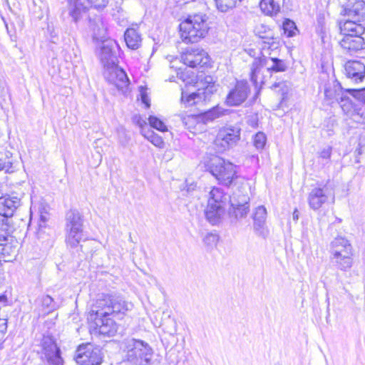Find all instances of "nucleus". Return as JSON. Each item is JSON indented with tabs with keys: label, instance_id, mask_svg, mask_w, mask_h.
I'll list each match as a JSON object with an SVG mask.
<instances>
[{
	"label": "nucleus",
	"instance_id": "nucleus-1",
	"mask_svg": "<svg viewBox=\"0 0 365 365\" xmlns=\"http://www.w3.org/2000/svg\"><path fill=\"white\" fill-rule=\"evenodd\" d=\"M346 19L337 21L339 34L342 36L339 46L349 55L365 49V27L360 23L365 18V1L349 0L341 5L339 13Z\"/></svg>",
	"mask_w": 365,
	"mask_h": 365
},
{
	"label": "nucleus",
	"instance_id": "nucleus-2",
	"mask_svg": "<svg viewBox=\"0 0 365 365\" xmlns=\"http://www.w3.org/2000/svg\"><path fill=\"white\" fill-rule=\"evenodd\" d=\"M132 307L131 303L120 296L101 294L93 305L88 319L93 321L94 329L100 334L113 336L117 332L118 327L110 316L121 317Z\"/></svg>",
	"mask_w": 365,
	"mask_h": 365
},
{
	"label": "nucleus",
	"instance_id": "nucleus-3",
	"mask_svg": "<svg viewBox=\"0 0 365 365\" xmlns=\"http://www.w3.org/2000/svg\"><path fill=\"white\" fill-rule=\"evenodd\" d=\"M205 171L217 180V183L230 187L236 184L240 178L237 165L222 157L212 155L204 160Z\"/></svg>",
	"mask_w": 365,
	"mask_h": 365
},
{
	"label": "nucleus",
	"instance_id": "nucleus-4",
	"mask_svg": "<svg viewBox=\"0 0 365 365\" xmlns=\"http://www.w3.org/2000/svg\"><path fill=\"white\" fill-rule=\"evenodd\" d=\"M211 29L210 17L203 12L190 14L184 20V39L196 43L204 38Z\"/></svg>",
	"mask_w": 365,
	"mask_h": 365
},
{
	"label": "nucleus",
	"instance_id": "nucleus-5",
	"mask_svg": "<svg viewBox=\"0 0 365 365\" xmlns=\"http://www.w3.org/2000/svg\"><path fill=\"white\" fill-rule=\"evenodd\" d=\"M254 34L257 37L262 56H264V53L272 55L274 52H279L283 47L284 43L282 39L267 24H259L255 27Z\"/></svg>",
	"mask_w": 365,
	"mask_h": 365
},
{
	"label": "nucleus",
	"instance_id": "nucleus-6",
	"mask_svg": "<svg viewBox=\"0 0 365 365\" xmlns=\"http://www.w3.org/2000/svg\"><path fill=\"white\" fill-rule=\"evenodd\" d=\"M227 203V193L219 187H212L204 210L207 220L212 224L217 223L222 217Z\"/></svg>",
	"mask_w": 365,
	"mask_h": 365
},
{
	"label": "nucleus",
	"instance_id": "nucleus-7",
	"mask_svg": "<svg viewBox=\"0 0 365 365\" xmlns=\"http://www.w3.org/2000/svg\"><path fill=\"white\" fill-rule=\"evenodd\" d=\"M242 129L237 125L225 124L217 130L212 140L215 150L223 153L234 148L241 139Z\"/></svg>",
	"mask_w": 365,
	"mask_h": 365
},
{
	"label": "nucleus",
	"instance_id": "nucleus-8",
	"mask_svg": "<svg viewBox=\"0 0 365 365\" xmlns=\"http://www.w3.org/2000/svg\"><path fill=\"white\" fill-rule=\"evenodd\" d=\"M83 216L77 210H70L66 215V242L76 247L83 238Z\"/></svg>",
	"mask_w": 365,
	"mask_h": 365
},
{
	"label": "nucleus",
	"instance_id": "nucleus-9",
	"mask_svg": "<svg viewBox=\"0 0 365 365\" xmlns=\"http://www.w3.org/2000/svg\"><path fill=\"white\" fill-rule=\"evenodd\" d=\"M127 360L134 365H146L153 355L150 346L141 340L135 339H127L125 341Z\"/></svg>",
	"mask_w": 365,
	"mask_h": 365
},
{
	"label": "nucleus",
	"instance_id": "nucleus-10",
	"mask_svg": "<svg viewBox=\"0 0 365 365\" xmlns=\"http://www.w3.org/2000/svg\"><path fill=\"white\" fill-rule=\"evenodd\" d=\"M266 64V56L256 57L252 63L250 80L257 88V95L259 94L263 86L271 79L269 73H267Z\"/></svg>",
	"mask_w": 365,
	"mask_h": 365
},
{
	"label": "nucleus",
	"instance_id": "nucleus-11",
	"mask_svg": "<svg viewBox=\"0 0 365 365\" xmlns=\"http://www.w3.org/2000/svg\"><path fill=\"white\" fill-rule=\"evenodd\" d=\"M212 58L203 48L187 49L184 52V64L187 67L197 70L211 68Z\"/></svg>",
	"mask_w": 365,
	"mask_h": 365
},
{
	"label": "nucleus",
	"instance_id": "nucleus-12",
	"mask_svg": "<svg viewBox=\"0 0 365 365\" xmlns=\"http://www.w3.org/2000/svg\"><path fill=\"white\" fill-rule=\"evenodd\" d=\"M108 3V0H68V14L77 22L90 7L104 8Z\"/></svg>",
	"mask_w": 365,
	"mask_h": 365
},
{
	"label": "nucleus",
	"instance_id": "nucleus-13",
	"mask_svg": "<svg viewBox=\"0 0 365 365\" xmlns=\"http://www.w3.org/2000/svg\"><path fill=\"white\" fill-rule=\"evenodd\" d=\"M78 365H100L103 360L101 349L91 344L80 345L75 355Z\"/></svg>",
	"mask_w": 365,
	"mask_h": 365
},
{
	"label": "nucleus",
	"instance_id": "nucleus-14",
	"mask_svg": "<svg viewBox=\"0 0 365 365\" xmlns=\"http://www.w3.org/2000/svg\"><path fill=\"white\" fill-rule=\"evenodd\" d=\"M334 249V258L335 262L342 270L349 268L352 265L353 250L349 241L339 239L332 245Z\"/></svg>",
	"mask_w": 365,
	"mask_h": 365
},
{
	"label": "nucleus",
	"instance_id": "nucleus-15",
	"mask_svg": "<svg viewBox=\"0 0 365 365\" xmlns=\"http://www.w3.org/2000/svg\"><path fill=\"white\" fill-rule=\"evenodd\" d=\"M250 88L247 81H237L225 98V103L230 106H237L247 101Z\"/></svg>",
	"mask_w": 365,
	"mask_h": 365
},
{
	"label": "nucleus",
	"instance_id": "nucleus-16",
	"mask_svg": "<svg viewBox=\"0 0 365 365\" xmlns=\"http://www.w3.org/2000/svg\"><path fill=\"white\" fill-rule=\"evenodd\" d=\"M106 81L114 85L119 91L125 93L128 88L130 81L125 72L116 64L108 66L104 71Z\"/></svg>",
	"mask_w": 365,
	"mask_h": 365
},
{
	"label": "nucleus",
	"instance_id": "nucleus-17",
	"mask_svg": "<svg viewBox=\"0 0 365 365\" xmlns=\"http://www.w3.org/2000/svg\"><path fill=\"white\" fill-rule=\"evenodd\" d=\"M41 346L45 357L50 365H63L60 349L51 336H43L41 340Z\"/></svg>",
	"mask_w": 365,
	"mask_h": 365
},
{
	"label": "nucleus",
	"instance_id": "nucleus-18",
	"mask_svg": "<svg viewBox=\"0 0 365 365\" xmlns=\"http://www.w3.org/2000/svg\"><path fill=\"white\" fill-rule=\"evenodd\" d=\"M344 73L353 83H361L365 78V64L356 60L347 61L344 64Z\"/></svg>",
	"mask_w": 365,
	"mask_h": 365
},
{
	"label": "nucleus",
	"instance_id": "nucleus-19",
	"mask_svg": "<svg viewBox=\"0 0 365 365\" xmlns=\"http://www.w3.org/2000/svg\"><path fill=\"white\" fill-rule=\"evenodd\" d=\"M117 47L116 43L113 40H106L102 41L99 56L101 63L104 67L108 68L115 65L116 56L115 48Z\"/></svg>",
	"mask_w": 365,
	"mask_h": 365
},
{
	"label": "nucleus",
	"instance_id": "nucleus-20",
	"mask_svg": "<svg viewBox=\"0 0 365 365\" xmlns=\"http://www.w3.org/2000/svg\"><path fill=\"white\" fill-rule=\"evenodd\" d=\"M21 205V199L16 196L0 195V215L11 217Z\"/></svg>",
	"mask_w": 365,
	"mask_h": 365
},
{
	"label": "nucleus",
	"instance_id": "nucleus-21",
	"mask_svg": "<svg viewBox=\"0 0 365 365\" xmlns=\"http://www.w3.org/2000/svg\"><path fill=\"white\" fill-rule=\"evenodd\" d=\"M327 196L322 188H314L308 196V203L314 210H319L326 203Z\"/></svg>",
	"mask_w": 365,
	"mask_h": 365
},
{
	"label": "nucleus",
	"instance_id": "nucleus-22",
	"mask_svg": "<svg viewBox=\"0 0 365 365\" xmlns=\"http://www.w3.org/2000/svg\"><path fill=\"white\" fill-rule=\"evenodd\" d=\"M341 88L339 83H328L325 85L324 101L327 104L343 101V98H339Z\"/></svg>",
	"mask_w": 365,
	"mask_h": 365
},
{
	"label": "nucleus",
	"instance_id": "nucleus-23",
	"mask_svg": "<svg viewBox=\"0 0 365 365\" xmlns=\"http://www.w3.org/2000/svg\"><path fill=\"white\" fill-rule=\"evenodd\" d=\"M14 230L11 217H4L0 220V245L2 247L6 245L8 237Z\"/></svg>",
	"mask_w": 365,
	"mask_h": 365
},
{
	"label": "nucleus",
	"instance_id": "nucleus-24",
	"mask_svg": "<svg viewBox=\"0 0 365 365\" xmlns=\"http://www.w3.org/2000/svg\"><path fill=\"white\" fill-rule=\"evenodd\" d=\"M259 7L265 16H274L279 13V4L274 0H260Z\"/></svg>",
	"mask_w": 365,
	"mask_h": 365
},
{
	"label": "nucleus",
	"instance_id": "nucleus-25",
	"mask_svg": "<svg viewBox=\"0 0 365 365\" xmlns=\"http://www.w3.org/2000/svg\"><path fill=\"white\" fill-rule=\"evenodd\" d=\"M127 46L133 50L138 49L141 43V37L135 29H128L124 34Z\"/></svg>",
	"mask_w": 365,
	"mask_h": 365
},
{
	"label": "nucleus",
	"instance_id": "nucleus-26",
	"mask_svg": "<svg viewBox=\"0 0 365 365\" xmlns=\"http://www.w3.org/2000/svg\"><path fill=\"white\" fill-rule=\"evenodd\" d=\"M90 26L93 30L94 39L101 41H105L104 38L106 35V27L100 18L91 21Z\"/></svg>",
	"mask_w": 365,
	"mask_h": 365
},
{
	"label": "nucleus",
	"instance_id": "nucleus-27",
	"mask_svg": "<svg viewBox=\"0 0 365 365\" xmlns=\"http://www.w3.org/2000/svg\"><path fill=\"white\" fill-rule=\"evenodd\" d=\"M231 206L236 217H244L249 212V197L245 196L241 202L238 200L236 202H231Z\"/></svg>",
	"mask_w": 365,
	"mask_h": 365
},
{
	"label": "nucleus",
	"instance_id": "nucleus-28",
	"mask_svg": "<svg viewBox=\"0 0 365 365\" xmlns=\"http://www.w3.org/2000/svg\"><path fill=\"white\" fill-rule=\"evenodd\" d=\"M281 29L282 34L287 37H293L296 36L298 32L296 23L289 19H285L282 21Z\"/></svg>",
	"mask_w": 365,
	"mask_h": 365
},
{
	"label": "nucleus",
	"instance_id": "nucleus-29",
	"mask_svg": "<svg viewBox=\"0 0 365 365\" xmlns=\"http://www.w3.org/2000/svg\"><path fill=\"white\" fill-rule=\"evenodd\" d=\"M141 134L148 139L152 144L158 148H162L164 145L163 138L155 133L153 131L148 130H141Z\"/></svg>",
	"mask_w": 365,
	"mask_h": 365
},
{
	"label": "nucleus",
	"instance_id": "nucleus-30",
	"mask_svg": "<svg viewBox=\"0 0 365 365\" xmlns=\"http://www.w3.org/2000/svg\"><path fill=\"white\" fill-rule=\"evenodd\" d=\"M271 61L273 63L272 67L267 68V72L269 73L271 78L273 72H283L286 71L287 66L283 60L277 57H272Z\"/></svg>",
	"mask_w": 365,
	"mask_h": 365
},
{
	"label": "nucleus",
	"instance_id": "nucleus-31",
	"mask_svg": "<svg viewBox=\"0 0 365 365\" xmlns=\"http://www.w3.org/2000/svg\"><path fill=\"white\" fill-rule=\"evenodd\" d=\"M267 210L263 205H259L256 207L253 213V220L255 225L261 226L266 222Z\"/></svg>",
	"mask_w": 365,
	"mask_h": 365
},
{
	"label": "nucleus",
	"instance_id": "nucleus-32",
	"mask_svg": "<svg viewBox=\"0 0 365 365\" xmlns=\"http://www.w3.org/2000/svg\"><path fill=\"white\" fill-rule=\"evenodd\" d=\"M168 60L170 62V68H174L177 73V78L182 79V71L181 67L179 66L182 63V53H180V56L174 57L173 56H168Z\"/></svg>",
	"mask_w": 365,
	"mask_h": 365
},
{
	"label": "nucleus",
	"instance_id": "nucleus-33",
	"mask_svg": "<svg viewBox=\"0 0 365 365\" xmlns=\"http://www.w3.org/2000/svg\"><path fill=\"white\" fill-rule=\"evenodd\" d=\"M216 7L222 11H227L237 6L242 0H215Z\"/></svg>",
	"mask_w": 365,
	"mask_h": 365
},
{
	"label": "nucleus",
	"instance_id": "nucleus-34",
	"mask_svg": "<svg viewBox=\"0 0 365 365\" xmlns=\"http://www.w3.org/2000/svg\"><path fill=\"white\" fill-rule=\"evenodd\" d=\"M266 135L262 131H259L255 134L252 138V144L257 149L262 150L266 145Z\"/></svg>",
	"mask_w": 365,
	"mask_h": 365
},
{
	"label": "nucleus",
	"instance_id": "nucleus-35",
	"mask_svg": "<svg viewBox=\"0 0 365 365\" xmlns=\"http://www.w3.org/2000/svg\"><path fill=\"white\" fill-rule=\"evenodd\" d=\"M41 305L44 309L45 314H48L56 309L53 299L49 295H46L42 297Z\"/></svg>",
	"mask_w": 365,
	"mask_h": 365
},
{
	"label": "nucleus",
	"instance_id": "nucleus-36",
	"mask_svg": "<svg viewBox=\"0 0 365 365\" xmlns=\"http://www.w3.org/2000/svg\"><path fill=\"white\" fill-rule=\"evenodd\" d=\"M148 121H149L150 125L152 128H153L156 130H158L160 131H162V132L167 130L166 125L164 124V123L161 120L158 119L157 117L150 115L148 118Z\"/></svg>",
	"mask_w": 365,
	"mask_h": 365
},
{
	"label": "nucleus",
	"instance_id": "nucleus-37",
	"mask_svg": "<svg viewBox=\"0 0 365 365\" xmlns=\"http://www.w3.org/2000/svg\"><path fill=\"white\" fill-rule=\"evenodd\" d=\"M344 91L351 96L356 98L358 101H365V87L362 88H347Z\"/></svg>",
	"mask_w": 365,
	"mask_h": 365
},
{
	"label": "nucleus",
	"instance_id": "nucleus-38",
	"mask_svg": "<svg viewBox=\"0 0 365 365\" xmlns=\"http://www.w3.org/2000/svg\"><path fill=\"white\" fill-rule=\"evenodd\" d=\"M201 101V96L199 93H192L188 95L185 101L186 106H192Z\"/></svg>",
	"mask_w": 365,
	"mask_h": 365
},
{
	"label": "nucleus",
	"instance_id": "nucleus-39",
	"mask_svg": "<svg viewBox=\"0 0 365 365\" xmlns=\"http://www.w3.org/2000/svg\"><path fill=\"white\" fill-rule=\"evenodd\" d=\"M207 116L208 118H210L212 119L219 118L224 114V111L222 109H220L217 107L212 108L210 110H209L207 113Z\"/></svg>",
	"mask_w": 365,
	"mask_h": 365
},
{
	"label": "nucleus",
	"instance_id": "nucleus-40",
	"mask_svg": "<svg viewBox=\"0 0 365 365\" xmlns=\"http://www.w3.org/2000/svg\"><path fill=\"white\" fill-rule=\"evenodd\" d=\"M11 165L10 161L6 160V159L3 157H0V170H6L8 171L11 168Z\"/></svg>",
	"mask_w": 365,
	"mask_h": 365
},
{
	"label": "nucleus",
	"instance_id": "nucleus-41",
	"mask_svg": "<svg viewBox=\"0 0 365 365\" xmlns=\"http://www.w3.org/2000/svg\"><path fill=\"white\" fill-rule=\"evenodd\" d=\"M331 155V148L324 149L319 152V158L323 159H329Z\"/></svg>",
	"mask_w": 365,
	"mask_h": 365
},
{
	"label": "nucleus",
	"instance_id": "nucleus-42",
	"mask_svg": "<svg viewBox=\"0 0 365 365\" xmlns=\"http://www.w3.org/2000/svg\"><path fill=\"white\" fill-rule=\"evenodd\" d=\"M140 96L142 102L146 106L147 108H149L150 106V104L145 91H141Z\"/></svg>",
	"mask_w": 365,
	"mask_h": 365
},
{
	"label": "nucleus",
	"instance_id": "nucleus-43",
	"mask_svg": "<svg viewBox=\"0 0 365 365\" xmlns=\"http://www.w3.org/2000/svg\"><path fill=\"white\" fill-rule=\"evenodd\" d=\"M286 86L285 81L274 83L271 85V89H276L277 88H284Z\"/></svg>",
	"mask_w": 365,
	"mask_h": 365
},
{
	"label": "nucleus",
	"instance_id": "nucleus-44",
	"mask_svg": "<svg viewBox=\"0 0 365 365\" xmlns=\"http://www.w3.org/2000/svg\"><path fill=\"white\" fill-rule=\"evenodd\" d=\"M137 124L142 128V130H144L143 127L146 125V122H145V120H143L139 116L138 120H137Z\"/></svg>",
	"mask_w": 365,
	"mask_h": 365
},
{
	"label": "nucleus",
	"instance_id": "nucleus-45",
	"mask_svg": "<svg viewBox=\"0 0 365 365\" xmlns=\"http://www.w3.org/2000/svg\"><path fill=\"white\" fill-rule=\"evenodd\" d=\"M178 27H179V29H180V38H182V23H180L179 24Z\"/></svg>",
	"mask_w": 365,
	"mask_h": 365
},
{
	"label": "nucleus",
	"instance_id": "nucleus-46",
	"mask_svg": "<svg viewBox=\"0 0 365 365\" xmlns=\"http://www.w3.org/2000/svg\"><path fill=\"white\" fill-rule=\"evenodd\" d=\"M40 219L42 222H45L46 221V217L44 215H41Z\"/></svg>",
	"mask_w": 365,
	"mask_h": 365
},
{
	"label": "nucleus",
	"instance_id": "nucleus-47",
	"mask_svg": "<svg viewBox=\"0 0 365 365\" xmlns=\"http://www.w3.org/2000/svg\"><path fill=\"white\" fill-rule=\"evenodd\" d=\"M170 81H175V77L174 76H172L169 78Z\"/></svg>",
	"mask_w": 365,
	"mask_h": 365
},
{
	"label": "nucleus",
	"instance_id": "nucleus-48",
	"mask_svg": "<svg viewBox=\"0 0 365 365\" xmlns=\"http://www.w3.org/2000/svg\"><path fill=\"white\" fill-rule=\"evenodd\" d=\"M180 101L182 102V88H181V96H180Z\"/></svg>",
	"mask_w": 365,
	"mask_h": 365
},
{
	"label": "nucleus",
	"instance_id": "nucleus-49",
	"mask_svg": "<svg viewBox=\"0 0 365 365\" xmlns=\"http://www.w3.org/2000/svg\"><path fill=\"white\" fill-rule=\"evenodd\" d=\"M130 240L132 241L131 235H130Z\"/></svg>",
	"mask_w": 365,
	"mask_h": 365
},
{
	"label": "nucleus",
	"instance_id": "nucleus-50",
	"mask_svg": "<svg viewBox=\"0 0 365 365\" xmlns=\"http://www.w3.org/2000/svg\"><path fill=\"white\" fill-rule=\"evenodd\" d=\"M1 195V193L0 192V195Z\"/></svg>",
	"mask_w": 365,
	"mask_h": 365
}]
</instances>
